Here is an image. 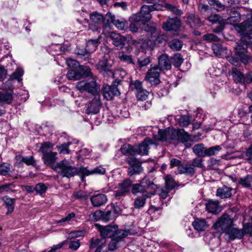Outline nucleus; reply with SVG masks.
I'll return each mask as SVG.
<instances>
[{
  "label": "nucleus",
  "mask_w": 252,
  "mask_h": 252,
  "mask_svg": "<svg viewBox=\"0 0 252 252\" xmlns=\"http://www.w3.org/2000/svg\"><path fill=\"white\" fill-rule=\"evenodd\" d=\"M58 153L55 152H49L43 155L42 159L46 165H50L56 172L61 174L63 177L70 178L76 175L77 168L73 166L70 162L63 159L55 164L58 159Z\"/></svg>",
  "instance_id": "f257e3e1"
},
{
  "label": "nucleus",
  "mask_w": 252,
  "mask_h": 252,
  "mask_svg": "<svg viewBox=\"0 0 252 252\" xmlns=\"http://www.w3.org/2000/svg\"><path fill=\"white\" fill-rule=\"evenodd\" d=\"M159 139L161 141L173 143L181 141L185 144L190 140L189 134L184 129L176 130L174 128H168L158 131Z\"/></svg>",
  "instance_id": "f03ea898"
},
{
  "label": "nucleus",
  "mask_w": 252,
  "mask_h": 252,
  "mask_svg": "<svg viewBox=\"0 0 252 252\" xmlns=\"http://www.w3.org/2000/svg\"><path fill=\"white\" fill-rule=\"evenodd\" d=\"M251 44V41H246V38H244L240 42L237 43L234 47L236 57L244 64H248L252 62V57L246 54L247 52V48Z\"/></svg>",
  "instance_id": "7ed1b4c3"
},
{
  "label": "nucleus",
  "mask_w": 252,
  "mask_h": 252,
  "mask_svg": "<svg viewBox=\"0 0 252 252\" xmlns=\"http://www.w3.org/2000/svg\"><path fill=\"white\" fill-rule=\"evenodd\" d=\"M76 88L80 92H87L93 96L98 94L99 86L95 81H81L76 83Z\"/></svg>",
  "instance_id": "20e7f679"
},
{
  "label": "nucleus",
  "mask_w": 252,
  "mask_h": 252,
  "mask_svg": "<svg viewBox=\"0 0 252 252\" xmlns=\"http://www.w3.org/2000/svg\"><path fill=\"white\" fill-rule=\"evenodd\" d=\"M161 7V5L159 4L151 5H144L141 7L140 13L134 15L139 16L142 21L146 24L152 18L151 12L154 10H160Z\"/></svg>",
  "instance_id": "39448f33"
},
{
  "label": "nucleus",
  "mask_w": 252,
  "mask_h": 252,
  "mask_svg": "<svg viewBox=\"0 0 252 252\" xmlns=\"http://www.w3.org/2000/svg\"><path fill=\"white\" fill-rule=\"evenodd\" d=\"M113 61L111 60L104 59L100 60L97 64V69L105 77H114V73L112 66Z\"/></svg>",
  "instance_id": "423d86ee"
},
{
  "label": "nucleus",
  "mask_w": 252,
  "mask_h": 252,
  "mask_svg": "<svg viewBox=\"0 0 252 252\" xmlns=\"http://www.w3.org/2000/svg\"><path fill=\"white\" fill-rule=\"evenodd\" d=\"M90 23L89 29L93 32H97L100 29V26L104 21V16L97 12H94L90 14Z\"/></svg>",
  "instance_id": "0eeeda50"
},
{
  "label": "nucleus",
  "mask_w": 252,
  "mask_h": 252,
  "mask_svg": "<svg viewBox=\"0 0 252 252\" xmlns=\"http://www.w3.org/2000/svg\"><path fill=\"white\" fill-rule=\"evenodd\" d=\"M232 223L233 220L229 216L224 214L214 224V227L218 230L220 229L222 232H226L228 229L232 226Z\"/></svg>",
  "instance_id": "6e6552de"
},
{
  "label": "nucleus",
  "mask_w": 252,
  "mask_h": 252,
  "mask_svg": "<svg viewBox=\"0 0 252 252\" xmlns=\"http://www.w3.org/2000/svg\"><path fill=\"white\" fill-rule=\"evenodd\" d=\"M92 73L91 69L87 66H81L79 69V71L77 72L74 70H69L66 74V77L69 80H78L81 77L92 76Z\"/></svg>",
  "instance_id": "1a4fd4ad"
},
{
  "label": "nucleus",
  "mask_w": 252,
  "mask_h": 252,
  "mask_svg": "<svg viewBox=\"0 0 252 252\" xmlns=\"http://www.w3.org/2000/svg\"><path fill=\"white\" fill-rule=\"evenodd\" d=\"M239 27L241 32L244 34L241 40L246 38V41L252 42L250 40L251 39H252V13L251 14L250 17L240 25Z\"/></svg>",
  "instance_id": "9d476101"
},
{
  "label": "nucleus",
  "mask_w": 252,
  "mask_h": 252,
  "mask_svg": "<svg viewBox=\"0 0 252 252\" xmlns=\"http://www.w3.org/2000/svg\"><path fill=\"white\" fill-rule=\"evenodd\" d=\"M161 70L157 66H155L148 70L145 77L146 80L152 85H158L159 83V76Z\"/></svg>",
  "instance_id": "9b49d317"
},
{
  "label": "nucleus",
  "mask_w": 252,
  "mask_h": 252,
  "mask_svg": "<svg viewBox=\"0 0 252 252\" xmlns=\"http://www.w3.org/2000/svg\"><path fill=\"white\" fill-rule=\"evenodd\" d=\"M132 185V181L129 179H126L123 182L119 184L117 190L115 191V196L121 197L126 195L129 192Z\"/></svg>",
  "instance_id": "f8f14e48"
},
{
  "label": "nucleus",
  "mask_w": 252,
  "mask_h": 252,
  "mask_svg": "<svg viewBox=\"0 0 252 252\" xmlns=\"http://www.w3.org/2000/svg\"><path fill=\"white\" fill-rule=\"evenodd\" d=\"M104 98L107 100H111L114 96L120 94L117 87L116 86L105 85L102 89Z\"/></svg>",
  "instance_id": "ddd939ff"
},
{
  "label": "nucleus",
  "mask_w": 252,
  "mask_h": 252,
  "mask_svg": "<svg viewBox=\"0 0 252 252\" xmlns=\"http://www.w3.org/2000/svg\"><path fill=\"white\" fill-rule=\"evenodd\" d=\"M181 21L177 17L169 18L163 23L162 28L166 31H177L180 27Z\"/></svg>",
  "instance_id": "4468645a"
},
{
  "label": "nucleus",
  "mask_w": 252,
  "mask_h": 252,
  "mask_svg": "<svg viewBox=\"0 0 252 252\" xmlns=\"http://www.w3.org/2000/svg\"><path fill=\"white\" fill-rule=\"evenodd\" d=\"M127 162L130 165L127 171L129 176H132L134 174H139L142 170L141 164L136 162L134 158H128L126 159Z\"/></svg>",
  "instance_id": "2eb2a0df"
},
{
  "label": "nucleus",
  "mask_w": 252,
  "mask_h": 252,
  "mask_svg": "<svg viewBox=\"0 0 252 252\" xmlns=\"http://www.w3.org/2000/svg\"><path fill=\"white\" fill-rule=\"evenodd\" d=\"M92 101L88 104L87 109L88 114H96L99 111V108L101 106L99 95L96 94L94 95Z\"/></svg>",
  "instance_id": "dca6fc26"
},
{
  "label": "nucleus",
  "mask_w": 252,
  "mask_h": 252,
  "mask_svg": "<svg viewBox=\"0 0 252 252\" xmlns=\"http://www.w3.org/2000/svg\"><path fill=\"white\" fill-rule=\"evenodd\" d=\"M106 170L104 168L102 167L101 166H99L94 168L91 171H90L87 169V168L81 167L79 169H77V173L76 174H79L82 176H83L81 178L83 180V176H88L91 174H100L103 175L105 173Z\"/></svg>",
  "instance_id": "f3484780"
},
{
  "label": "nucleus",
  "mask_w": 252,
  "mask_h": 252,
  "mask_svg": "<svg viewBox=\"0 0 252 252\" xmlns=\"http://www.w3.org/2000/svg\"><path fill=\"white\" fill-rule=\"evenodd\" d=\"M154 144V142L149 138H146L139 145H135L136 155H146L148 154L149 146Z\"/></svg>",
  "instance_id": "a211bd4d"
},
{
  "label": "nucleus",
  "mask_w": 252,
  "mask_h": 252,
  "mask_svg": "<svg viewBox=\"0 0 252 252\" xmlns=\"http://www.w3.org/2000/svg\"><path fill=\"white\" fill-rule=\"evenodd\" d=\"M225 233V235L228 236V238L231 240H234L235 239H242L244 235L243 230L239 229L233 226L228 229Z\"/></svg>",
  "instance_id": "6ab92c4d"
},
{
  "label": "nucleus",
  "mask_w": 252,
  "mask_h": 252,
  "mask_svg": "<svg viewBox=\"0 0 252 252\" xmlns=\"http://www.w3.org/2000/svg\"><path fill=\"white\" fill-rule=\"evenodd\" d=\"M90 201L94 207H98L106 203L107 197L103 194H96L91 197Z\"/></svg>",
  "instance_id": "aec40b11"
},
{
  "label": "nucleus",
  "mask_w": 252,
  "mask_h": 252,
  "mask_svg": "<svg viewBox=\"0 0 252 252\" xmlns=\"http://www.w3.org/2000/svg\"><path fill=\"white\" fill-rule=\"evenodd\" d=\"M132 21L129 26V30L133 32H136L139 29H142L146 24L142 21L139 16L133 15L131 18Z\"/></svg>",
  "instance_id": "412c9836"
},
{
  "label": "nucleus",
  "mask_w": 252,
  "mask_h": 252,
  "mask_svg": "<svg viewBox=\"0 0 252 252\" xmlns=\"http://www.w3.org/2000/svg\"><path fill=\"white\" fill-rule=\"evenodd\" d=\"M158 67L160 70H169L171 67L170 61L167 55L163 54L158 58Z\"/></svg>",
  "instance_id": "4be33fe9"
},
{
  "label": "nucleus",
  "mask_w": 252,
  "mask_h": 252,
  "mask_svg": "<svg viewBox=\"0 0 252 252\" xmlns=\"http://www.w3.org/2000/svg\"><path fill=\"white\" fill-rule=\"evenodd\" d=\"M187 18L188 24L192 28H198L203 25L200 18L194 14H189Z\"/></svg>",
  "instance_id": "5701e85b"
},
{
  "label": "nucleus",
  "mask_w": 252,
  "mask_h": 252,
  "mask_svg": "<svg viewBox=\"0 0 252 252\" xmlns=\"http://www.w3.org/2000/svg\"><path fill=\"white\" fill-rule=\"evenodd\" d=\"M100 235L103 238L113 237L115 231H116V227L112 226H106L100 227L99 228Z\"/></svg>",
  "instance_id": "b1692460"
},
{
  "label": "nucleus",
  "mask_w": 252,
  "mask_h": 252,
  "mask_svg": "<svg viewBox=\"0 0 252 252\" xmlns=\"http://www.w3.org/2000/svg\"><path fill=\"white\" fill-rule=\"evenodd\" d=\"M232 75L236 83L245 84V75L237 68L234 67L232 68Z\"/></svg>",
  "instance_id": "393cba45"
},
{
  "label": "nucleus",
  "mask_w": 252,
  "mask_h": 252,
  "mask_svg": "<svg viewBox=\"0 0 252 252\" xmlns=\"http://www.w3.org/2000/svg\"><path fill=\"white\" fill-rule=\"evenodd\" d=\"M2 200L7 210L6 214H9L11 213L14 209V204L16 201L15 199L10 198L8 196H4L2 197Z\"/></svg>",
  "instance_id": "a878e982"
},
{
  "label": "nucleus",
  "mask_w": 252,
  "mask_h": 252,
  "mask_svg": "<svg viewBox=\"0 0 252 252\" xmlns=\"http://www.w3.org/2000/svg\"><path fill=\"white\" fill-rule=\"evenodd\" d=\"M99 38L96 39H91L86 43L85 51L87 53H91L96 50L98 45L99 44Z\"/></svg>",
  "instance_id": "bb28decb"
},
{
  "label": "nucleus",
  "mask_w": 252,
  "mask_h": 252,
  "mask_svg": "<svg viewBox=\"0 0 252 252\" xmlns=\"http://www.w3.org/2000/svg\"><path fill=\"white\" fill-rule=\"evenodd\" d=\"M206 210L212 213H218L221 210L217 201L209 200L206 204Z\"/></svg>",
  "instance_id": "cd10ccee"
},
{
  "label": "nucleus",
  "mask_w": 252,
  "mask_h": 252,
  "mask_svg": "<svg viewBox=\"0 0 252 252\" xmlns=\"http://www.w3.org/2000/svg\"><path fill=\"white\" fill-rule=\"evenodd\" d=\"M113 38V43L117 47L123 46L126 42V38L118 33H113L111 35Z\"/></svg>",
  "instance_id": "c85d7f7f"
},
{
  "label": "nucleus",
  "mask_w": 252,
  "mask_h": 252,
  "mask_svg": "<svg viewBox=\"0 0 252 252\" xmlns=\"http://www.w3.org/2000/svg\"><path fill=\"white\" fill-rule=\"evenodd\" d=\"M231 190L232 189L224 186L217 189L216 194L221 198H228L230 197L232 194Z\"/></svg>",
  "instance_id": "c756f323"
},
{
  "label": "nucleus",
  "mask_w": 252,
  "mask_h": 252,
  "mask_svg": "<svg viewBox=\"0 0 252 252\" xmlns=\"http://www.w3.org/2000/svg\"><path fill=\"white\" fill-rule=\"evenodd\" d=\"M15 159L17 162L19 163H25L27 165H35V160L32 156L24 157L21 155H17L15 157Z\"/></svg>",
  "instance_id": "7c9ffc66"
},
{
  "label": "nucleus",
  "mask_w": 252,
  "mask_h": 252,
  "mask_svg": "<svg viewBox=\"0 0 252 252\" xmlns=\"http://www.w3.org/2000/svg\"><path fill=\"white\" fill-rule=\"evenodd\" d=\"M212 48L214 54L217 57L222 56L227 53V48L220 44H213Z\"/></svg>",
  "instance_id": "2f4dec72"
},
{
  "label": "nucleus",
  "mask_w": 252,
  "mask_h": 252,
  "mask_svg": "<svg viewBox=\"0 0 252 252\" xmlns=\"http://www.w3.org/2000/svg\"><path fill=\"white\" fill-rule=\"evenodd\" d=\"M194 228L198 231H203L208 227V225L204 220L196 219L192 222Z\"/></svg>",
  "instance_id": "473e14b6"
},
{
  "label": "nucleus",
  "mask_w": 252,
  "mask_h": 252,
  "mask_svg": "<svg viewBox=\"0 0 252 252\" xmlns=\"http://www.w3.org/2000/svg\"><path fill=\"white\" fill-rule=\"evenodd\" d=\"M121 151L123 154L125 155L134 156L136 155L135 146H132L128 144L123 145L121 148Z\"/></svg>",
  "instance_id": "72a5a7b5"
},
{
  "label": "nucleus",
  "mask_w": 252,
  "mask_h": 252,
  "mask_svg": "<svg viewBox=\"0 0 252 252\" xmlns=\"http://www.w3.org/2000/svg\"><path fill=\"white\" fill-rule=\"evenodd\" d=\"M13 99V94L10 93L0 92V102L2 104H10Z\"/></svg>",
  "instance_id": "f704fd0d"
},
{
  "label": "nucleus",
  "mask_w": 252,
  "mask_h": 252,
  "mask_svg": "<svg viewBox=\"0 0 252 252\" xmlns=\"http://www.w3.org/2000/svg\"><path fill=\"white\" fill-rule=\"evenodd\" d=\"M195 171V169L190 164H182L179 167L178 172L180 174L193 175Z\"/></svg>",
  "instance_id": "c9c22d12"
},
{
  "label": "nucleus",
  "mask_w": 252,
  "mask_h": 252,
  "mask_svg": "<svg viewBox=\"0 0 252 252\" xmlns=\"http://www.w3.org/2000/svg\"><path fill=\"white\" fill-rule=\"evenodd\" d=\"M238 182L239 184L243 187L247 188H252V176L251 174L247 175L245 177L240 178Z\"/></svg>",
  "instance_id": "e433bc0d"
},
{
  "label": "nucleus",
  "mask_w": 252,
  "mask_h": 252,
  "mask_svg": "<svg viewBox=\"0 0 252 252\" xmlns=\"http://www.w3.org/2000/svg\"><path fill=\"white\" fill-rule=\"evenodd\" d=\"M148 197L147 195H143L136 197L133 203L134 208L139 209L143 208L146 204V199Z\"/></svg>",
  "instance_id": "4c0bfd02"
},
{
  "label": "nucleus",
  "mask_w": 252,
  "mask_h": 252,
  "mask_svg": "<svg viewBox=\"0 0 252 252\" xmlns=\"http://www.w3.org/2000/svg\"><path fill=\"white\" fill-rule=\"evenodd\" d=\"M130 234L129 230H117L116 227V231H115L113 237L117 239L119 242H122L124 238L126 237Z\"/></svg>",
  "instance_id": "58836bf2"
},
{
  "label": "nucleus",
  "mask_w": 252,
  "mask_h": 252,
  "mask_svg": "<svg viewBox=\"0 0 252 252\" xmlns=\"http://www.w3.org/2000/svg\"><path fill=\"white\" fill-rule=\"evenodd\" d=\"M241 20V16L239 13L234 11L231 16L226 20V23L231 25H235L237 24Z\"/></svg>",
  "instance_id": "ea45409f"
},
{
  "label": "nucleus",
  "mask_w": 252,
  "mask_h": 252,
  "mask_svg": "<svg viewBox=\"0 0 252 252\" xmlns=\"http://www.w3.org/2000/svg\"><path fill=\"white\" fill-rule=\"evenodd\" d=\"M193 152L194 154L200 157L205 156L206 148L203 144H196L192 148Z\"/></svg>",
  "instance_id": "a19ab883"
},
{
  "label": "nucleus",
  "mask_w": 252,
  "mask_h": 252,
  "mask_svg": "<svg viewBox=\"0 0 252 252\" xmlns=\"http://www.w3.org/2000/svg\"><path fill=\"white\" fill-rule=\"evenodd\" d=\"M140 182L144 186V189L146 190L149 189L153 190H155L156 189V185L153 182L150 180L149 177L147 176H145Z\"/></svg>",
  "instance_id": "79ce46f5"
},
{
  "label": "nucleus",
  "mask_w": 252,
  "mask_h": 252,
  "mask_svg": "<svg viewBox=\"0 0 252 252\" xmlns=\"http://www.w3.org/2000/svg\"><path fill=\"white\" fill-rule=\"evenodd\" d=\"M169 47L174 51H179L183 46L182 42L179 39H173L168 42Z\"/></svg>",
  "instance_id": "37998d69"
},
{
  "label": "nucleus",
  "mask_w": 252,
  "mask_h": 252,
  "mask_svg": "<svg viewBox=\"0 0 252 252\" xmlns=\"http://www.w3.org/2000/svg\"><path fill=\"white\" fill-rule=\"evenodd\" d=\"M115 17L114 15L111 13H107L105 17H104V21H103V26L106 28L109 26L110 24L114 23L115 22Z\"/></svg>",
  "instance_id": "c03bdc74"
},
{
  "label": "nucleus",
  "mask_w": 252,
  "mask_h": 252,
  "mask_svg": "<svg viewBox=\"0 0 252 252\" xmlns=\"http://www.w3.org/2000/svg\"><path fill=\"white\" fill-rule=\"evenodd\" d=\"M54 146V144L49 142H44L41 144L39 149V151L42 153L43 155L46 153L51 152L50 150Z\"/></svg>",
  "instance_id": "a18cd8bd"
},
{
  "label": "nucleus",
  "mask_w": 252,
  "mask_h": 252,
  "mask_svg": "<svg viewBox=\"0 0 252 252\" xmlns=\"http://www.w3.org/2000/svg\"><path fill=\"white\" fill-rule=\"evenodd\" d=\"M146 191L144 186L140 182L138 184H133L132 186L131 192L133 194H136L138 193H144Z\"/></svg>",
  "instance_id": "49530a36"
},
{
  "label": "nucleus",
  "mask_w": 252,
  "mask_h": 252,
  "mask_svg": "<svg viewBox=\"0 0 252 252\" xmlns=\"http://www.w3.org/2000/svg\"><path fill=\"white\" fill-rule=\"evenodd\" d=\"M221 149V147L220 145H216L209 148H206L205 156H211L215 155L220 151Z\"/></svg>",
  "instance_id": "de8ad7c7"
},
{
  "label": "nucleus",
  "mask_w": 252,
  "mask_h": 252,
  "mask_svg": "<svg viewBox=\"0 0 252 252\" xmlns=\"http://www.w3.org/2000/svg\"><path fill=\"white\" fill-rule=\"evenodd\" d=\"M165 184L166 187L168 190L172 189L176 186V182L173 177L170 175H168L166 176Z\"/></svg>",
  "instance_id": "09e8293b"
},
{
  "label": "nucleus",
  "mask_w": 252,
  "mask_h": 252,
  "mask_svg": "<svg viewBox=\"0 0 252 252\" xmlns=\"http://www.w3.org/2000/svg\"><path fill=\"white\" fill-rule=\"evenodd\" d=\"M173 64L177 67H179L181 66L183 62L184 59L181 55V54L177 53L175 54L172 58Z\"/></svg>",
  "instance_id": "8fccbe9b"
},
{
  "label": "nucleus",
  "mask_w": 252,
  "mask_h": 252,
  "mask_svg": "<svg viewBox=\"0 0 252 252\" xmlns=\"http://www.w3.org/2000/svg\"><path fill=\"white\" fill-rule=\"evenodd\" d=\"M119 58L122 62H125L127 63L133 64V60L131 56L126 55L124 52H121L119 53Z\"/></svg>",
  "instance_id": "3c124183"
},
{
  "label": "nucleus",
  "mask_w": 252,
  "mask_h": 252,
  "mask_svg": "<svg viewBox=\"0 0 252 252\" xmlns=\"http://www.w3.org/2000/svg\"><path fill=\"white\" fill-rule=\"evenodd\" d=\"M191 121V118L188 115H183L180 117L179 120V124L182 127L187 126Z\"/></svg>",
  "instance_id": "603ef678"
},
{
  "label": "nucleus",
  "mask_w": 252,
  "mask_h": 252,
  "mask_svg": "<svg viewBox=\"0 0 252 252\" xmlns=\"http://www.w3.org/2000/svg\"><path fill=\"white\" fill-rule=\"evenodd\" d=\"M24 71L21 68H18L11 75L10 78L12 80H17L19 82L22 80L21 76L23 75Z\"/></svg>",
  "instance_id": "864d4df0"
},
{
  "label": "nucleus",
  "mask_w": 252,
  "mask_h": 252,
  "mask_svg": "<svg viewBox=\"0 0 252 252\" xmlns=\"http://www.w3.org/2000/svg\"><path fill=\"white\" fill-rule=\"evenodd\" d=\"M66 243L68 244L69 249L72 250L76 251L80 246V243L79 240L74 239L73 240L66 241Z\"/></svg>",
  "instance_id": "5fc2aeb1"
},
{
  "label": "nucleus",
  "mask_w": 252,
  "mask_h": 252,
  "mask_svg": "<svg viewBox=\"0 0 252 252\" xmlns=\"http://www.w3.org/2000/svg\"><path fill=\"white\" fill-rule=\"evenodd\" d=\"M149 94V92L143 88L136 93V97L138 100L143 101L147 99Z\"/></svg>",
  "instance_id": "6e6d98bb"
},
{
  "label": "nucleus",
  "mask_w": 252,
  "mask_h": 252,
  "mask_svg": "<svg viewBox=\"0 0 252 252\" xmlns=\"http://www.w3.org/2000/svg\"><path fill=\"white\" fill-rule=\"evenodd\" d=\"M205 18L212 23H220L222 21V18L218 14L211 15L210 16L208 15Z\"/></svg>",
  "instance_id": "4d7b16f0"
},
{
  "label": "nucleus",
  "mask_w": 252,
  "mask_h": 252,
  "mask_svg": "<svg viewBox=\"0 0 252 252\" xmlns=\"http://www.w3.org/2000/svg\"><path fill=\"white\" fill-rule=\"evenodd\" d=\"M11 171L10 165L8 163L0 165V174L3 176L7 175Z\"/></svg>",
  "instance_id": "13d9d810"
},
{
  "label": "nucleus",
  "mask_w": 252,
  "mask_h": 252,
  "mask_svg": "<svg viewBox=\"0 0 252 252\" xmlns=\"http://www.w3.org/2000/svg\"><path fill=\"white\" fill-rule=\"evenodd\" d=\"M121 242L114 237H111V241L110 242L108 246V249L110 251H114L117 249L120 246Z\"/></svg>",
  "instance_id": "bf43d9fd"
},
{
  "label": "nucleus",
  "mask_w": 252,
  "mask_h": 252,
  "mask_svg": "<svg viewBox=\"0 0 252 252\" xmlns=\"http://www.w3.org/2000/svg\"><path fill=\"white\" fill-rule=\"evenodd\" d=\"M198 9L200 13L205 16V17L210 13V10L208 5L199 4L198 5Z\"/></svg>",
  "instance_id": "052dcab7"
},
{
  "label": "nucleus",
  "mask_w": 252,
  "mask_h": 252,
  "mask_svg": "<svg viewBox=\"0 0 252 252\" xmlns=\"http://www.w3.org/2000/svg\"><path fill=\"white\" fill-rule=\"evenodd\" d=\"M71 144V142H67V143H64L58 146L57 148L60 153L62 154H69L70 151L68 147Z\"/></svg>",
  "instance_id": "680f3d73"
},
{
  "label": "nucleus",
  "mask_w": 252,
  "mask_h": 252,
  "mask_svg": "<svg viewBox=\"0 0 252 252\" xmlns=\"http://www.w3.org/2000/svg\"><path fill=\"white\" fill-rule=\"evenodd\" d=\"M165 7L176 15H181L182 14V11L181 10L171 4H166Z\"/></svg>",
  "instance_id": "e2e57ef3"
},
{
  "label": "nucleus",
  "mask_w": 252,
  "mask_h": 252,
  "mask_svg": "<svg viewBox=\"0 0 252 252\" xmlns=\"http://www.w3.org/2000/svg\"><path fill=\"white\" fill-rule=\"evenodd\" d=\"M220 160L212 158L208 161V166L211 169H216L220 165Z\"/></svg>",
  "instance_id": "0e129e2a"
},
{
  "label": "nucleus",
  "mask_w": 252,
  "mask_h": 252,
  "mask_svg": "<svg viewBox=\"0 0 252 252\" xmlns=\"http://www.w3.org/2000/svg\"><path fill=\"white\" fill-rule=\"evenodd\" d=\"M203 38L204 40L209 42L218 41L220 40V38L217 36L212 33L205 34L203 35Z\"/></svg>",
  "instance_id": "69168bd1"
},
{
  "label": "nucleus",
  "mask_w": 252,
  "mask_h": 252,
  "mask_svg": "<svg viewBox=\"0 0 252 252\" xmlns=\"http://www.w3.org/2000/svg\"><path fill=\"white\" fill-rule=\"evenodd\" d=\"M130 87L132 90H135L137 92L143 89L142 82L138 80H135L132 82L130 83Z\"/></svg>",
  "instance_id": "338daca9"
},
{
  "label": "nucleus",
  "mask_w": 252,
  "mask_h": 252,
  "mask_svg": "<svg viewBox=\"0 0 252 252\" xmlns=\"http://www.w3.org/2000/svg\"><path fill=\"white\" fill-rule=\"evenodd\" d=\"M245 156L246 160L250 163L252 164V143L247 148Z\"/></svg>",
  "instance_id": "774afa93"
}]
</instances>
